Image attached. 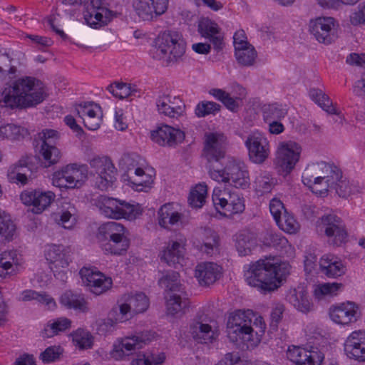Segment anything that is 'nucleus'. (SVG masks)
I'll use <instances>...</instances> for the list:
<instances>
[{"label": "nucleus", "instance_id": "f257e3e1", "mask_svg": "<svg viewBox=\"0 0 365 365\" xmlns=\"http://www.w3.org/2000/svg\"><path fill=\"white\" fill-rule=\"evenodd\" d=\"M46 97L43 83L32 76L15 80L0 92V106L11 108H25L41 103Z\"/></svg>", "mask_w": 365, "mask_h": 365}, {"label": "nucleus", "instance_id": "f03ea898", "mask_svg": "<svg viewBox=\"0 0 365 365\" xmlns=\"http://www.w3.org/2000/svg\"><path fill=\"white\" fill-rule=\"evenodd\" d=\"M252 311H237L230 316L227 324V337L237 347L244 349L256 346L265 331L266 324L262 317H256L255 325L259 327V331L254 334L252 327Z\"/></svg>", "mask_w": 365, "mask_h": 365}, {"label": "nucleus", "instance_id": "7ed1b4c3", "mask_svg": "<svg viewBox=\"0 0 365 365\" xmlns=\"http://www.w3.org/2000/svg\"><path fill=\"white\" fill-rule=\"evenodd\" d=\"M341 177V170L334 164L324 161L309 165L302 175V182L313 193L324 197L329 191V186L334 183V180Z\"/></svg>", "mask_w": 365, "mask_h": 365}, {"label": "nucleus", "instance_id": "20e7f679", "mask_svg": "<svg viewBox=\"0 0 365 365\" xmlns=\"http://www.w3.org/2000/svg\"><path fill=\"white\" fill-rule=\"evenodd\" d=\"M186 43L180 33L167 30L161 32L155 40L151 51L155 59H166L168 65L177 62L185 53Z\"/></svg>", "mask_w": 365, "mask_h": 365}, {"label": "nucleus", "instance_id": "39448f33", "mask_svg": "<svg viewBox=\"0 0 365 365\" xmlns=\"http://www.w3.org/2000/svg\"><path fill=\"white\" fill-rule=\"evenodd\" d=\"M96 205L104 216L115 220H133L143 212L139 204H131L104 195L97 197Z\"/></svg>", "mask_w": 365, "mask_h": 365}, {"label": "nucleus", "instance_id": "423d86ee", "mask_svg": "<svg viewBox=\"0 0 365 365\" xmlns=\"http://www.w3.org/2000/svg\"><path fill=\"white\" fill-rule=\"evenodd\" d=\"M209 175L212 180L230 183L236 188L245 189L250 185L249 173L245 164L233 158L228 160L222 169L210 167Z\"/></svg>", "mask_w": 365, "mask_h": 365}, {"label": "nucleus", "instance_id": "0eeeda50", "mask_svg": "<svg viewBox=\"0 0 365 365\" xmlns=\"http://www.w3.org/2000/svg\"><path fill=\"white\" fill-rule=\"evenodd\" d=\"M245 276L249 285L264 293L274 291V257L260 259L250 264Z\"/></svg>", "mask_w": 365, "mask_h": 365}, {"label": "nucleus", "instance_id": "6e6552de", "mask_svg": "<svg viewBox=\"0 0 365 365\" xmlns=\"http://www.w3.org/2000/svg\"><path fill=\"white\" fill-rule=\"evenodd\" d=\"M98 234L108 240L104 249L113 255H122L129 247L128 231L119 222H108L102 225L98 229Z\"/></svg>", "mask_w": 365, "mask_h": 365}, {"label": "nucleus", "instance_id": "1a4fd4ad", "mask_svg": "<svg viewBox=\"0 0 365 365\" xmlns=\"http://www.w3.org/2000/svg\"><path fill=\"white\" fill-rule=\"evenodd\" d=\"M300 153V146L294 141L279 143L275 162V171L279 181H289L291 173L299 160Z\"/></svg>", "mask_w": 365, "mask_h": 365}, {"label": "nucleus", "instance_id": "9d476101", "mask_svg": "<svg viewBox=\"0 0 365 365\" xmlns=\"http://www.w3.org/2000/svg\"><path fill=\"white\" fill-rule=\"evenodd\" d=\"M212 199L216 210L226 217L242 213L245 208L243 197L228 189L215 187Z\"/></svg>", "mask_w": 365, "mask_h": 365}, {"label": "nucleus", "instance_id": "9b49d317", "mask_svg": "<svg viewBox=\"0 0 365 365\" xmlns=\"http://www.w3.org/2000/svg\"><path fill=\"white\" fill-rule=\"evenodd\" d=\"M155 335V333L150 330L135 331L128 334L121 339L118 345L114 346L110 355L116 360L122 359L125 356L129 355V353H125V350L130 352L141 349L145 344L153 339Z\"/></svg>", "mask_w": 365, "mask_h": 365}, {"label": "nucleus", "instance_id": "f8f14e48", "mask_svg": "<svg viewBox=\"0 0 365 365\" xmlns=\"http://www.w3.org/2000/svg\"><path fill=\"white\" fill-rule=\"evenodd\" d=\"M60 140L59 133L53 129H44L38 133V144L40 145L39 153L43 157L46 166L57 163L61 156L57 148Z\"/></svg>", "mask_w": 365, "mask_h": 365}, {"label": "nucleus", "instance_id": "ddd939ff", "mask_svg": "<svg viewBox=\"0 0 365 365\" xmlns=\"http://www.w3.org/2000/svg\"><path fill=\"white\" fill-rule=\"evenodd\" d=\"M309 31L319 43L331 44L336 38L338 24L329 16H319L309 22Z\"/></svg>", "mask_w": 365, "mask_h": 365}, {"label": "nucleus", "instance_id": "4468645a", "mask_svg": "<svg viewBox=\"0 0 365 365\" xmlns=\"http://www.w3.org/2000/svg\"><path fill=\"white\" fill-rule=\"evenodd\" d=\"M89 163L97 174L95 186L101 190H107L116 180V168L111 160L106 156H96L90 160Z\"/></svg>", "mask_w": 365, "mask_h": 365}, {"label": "nucleus", "instance_id": "2eb2a0df", "mask_svg": "<svg viewBox=\"0 0 365 365\" xmlns=\"http://www.w3.org/2000/svg\"><path fill=\"white\" fill-rule=\"evenodd\" d=\"M321 231L329 238V242L339 246L346 241L347 232L341 219L335 215H324L317 221Z\"/></svg>", "mask_w": 365, "mask_h": 365}, {"label": "nucleus", "instance_id": "dca6fc26", "mask_svg": "<svg viewBox=\"0 0 365 365\" xmlns=\"http://www.w3.org/2000/svg\"><path fill=\"white\" fill-rule=\"evenodd\" d=\"M321 231L329 238V242L339 246L346 241L347 232L341 219L335 215H324L317 221Z\"/></svg>", "mask_w": 365, "mask_h": 365}, {"label": "nucleus", "instance_id": "f3484780", "mask_svg": "<svg viewBox=\"0 0 365 365\" xmlns=\"http://www.w3.org/2000/svg\"><path fill=\"white\" fill-rule=\"evenodd\" d=\"M119 314L117 320L123 322L135 314L144 312L149 307V301L143 293L135 295L125 294L118 302Z\"/></svg>", "mask_w": 365, "mask_h": 365}, {"label": "nucleus", "instance_id": "a211bd4d", "mask_svg": "<svg viewBox=\"0 0 365 365\" xmlns=\"http://www.w3.org/2000/svg\"><path fill=\"white\" fill-rule=\"evenodd\" d=\"M227 138L220 133L205 134L203 155L208 162H217L225 158Z\"/></svg>", "mask_w": 365, "mask_h": 365}, {"label": "nucleus", "instance_id": "6ab92c4d", "mask_svg": "<svg viewBox=\"0 0 365 365\" xmlns=\"http://www.w3.org/2000/svg\"><path fill=\"white\" fill-rule=\"evenodd\" d=\"M329 314L334 323L341 325H349L354 323L360 317L359 307L351 302L331 306L329 309Z\"/></svg>", "mask_w": 365, "mask_h": 365}, {"label": "nucleus", "instance_id": "aec40b11", "mask_svg": "<svg viewBox=\"0 0 365 365\" xmlns=\"http://www.w3.org/2000/svg\"><path fill=\"white\" fill-rule=\"evenodd\" d=\"M287 357L297 365H321L324 354L318 347H312L310 350L294 346L289 348Z\"/></svg>", "mask_w": 365, "mask_h": 365}, {"label": "nucleus", "instance_id": "412c9836", "mask_svg": "<svg viewBox=\"0 0 365 365\" xmlns=\"http://www.w3.org/2000/svg\"><path fill=\"white\" fill-rule=\"evenodd\" d=\"M250 160L261 164L268 158L269 153V143L267 138L259 133L249 135L245 141Z\"/></svg>", "mask_w": 365, "mask_h": 365}, {"label": "nucleus", "instance_id": "4be33fe9", "mask_svg": "<svg viewBox=\"0 0 365 365\" xmlns=\"http://www.w3.org/2000/svg\"><path fill=\"white\" fill-rule=\"evenodd\" d=\"M55 197L53 192L40 190H26L20 196L24 204L33 206L31 211L36 214H40L45 210L54 200Z\"/></svg>", "mask_w": 365, "mask_h": 365}, {"label": "nucleus", "instance_id": "5701e85b", "mask_svg": "<svg viewBox=\"0 0 365 365\" xmlns=\"http://www.w3.org/2000/svg\"><path fill=\"white\" fill-rule=\"evenodd\" d=\"M169 0H134L133 6L140 18L151 21L163 14L168 9Z\"/></svg>", "mask_w": 365, "mask_h": 365}, {"label": "nucleus", "instance_id": "b1692460", "mask_svg": "<svg viewBox=\"0 0 365 365\" xmlns=\"http://www.w3.org/2000/svg\"><path fill=\"white\" fill-rule=\"evenodd\" d=\"M150 138L153 141L160 146L174 148L183 142L185 133L178 128L162 125L151 132Z\"/></svg>", "mask_w": 365, "mask_h": 365}, {"label": "nucleus", "instance_id": "393cba45", "mask_svg": "<svg viewBox=\"0 0 365 365\" xmlns=\"http://www.w3.org/2000/svg\"><path fill=\"white\" fill-rule=\"evenodd\" d=\"M345 354L351 359L359 362L365 361V331L351 332L344 344Z\"/></svg>", "mask_w": 365, "mask_h": 365}, {"label": "nucleus", "instance_id": "a878e982", "mask_svg": "<svg viewBox=\"0 0 365 365\" xmlns=\"http://www.w3.org/2000/svg\"><path fill=\"white\" fill-rule=\"evenodd\" d=\"M83 283L89 287L91 292L96 295L103 294L112 286V279L100 272H93L88 269L80 271Z\"/></svg>", "mask_w": 365, "mask_h": 365}, {"label": "nucleus", "instance_id": "bb28decb", "mask_svg": "<svg viewBox=\"0 0 365 365\" xmlns=\"http://www.w3.org/2000/svg\"><path fill=\"white\" fill-rule=\"evenodd\" d=\"M190 333L194 340L200 344L212 343L218 337L217 330L202 317L192 321L190 325Z\"/></svg>", "mask_w": 365, "mask_h": 365}, {"label": "nucleus", "instance_id": "cd10ccee", "mask_svg": "<svg viewBox=\"0 0 365 365\" xmlns=\"http://www.w3.org/2000/svg\"><path fill=\"white\" fill-rule=\"evenodd\" d=\"M77 114L83 119L84 125L91 130H98L102 123L101 108L93 103H84L78 105L76 108Z\"/></svg>", "mask_w": 365, "mask_h": 365}, {"label": "nucleus", "instance_id": "c85d7f7f", "mask_svg": "<svg viewBox=\"0 0 365 365\" xmlns=\"http://www.w3.org/2000/svg\"><path fill=\"white\" fill-rule=\"evenodd\" d=\"M110 11L102 6V2L100 0H91L90 5L84 12V19L88 25L93 28H98L103 25L107 24L110 21L107 14Z\"/></svg>", "mask_w": 365, "mask_h": 365}, {"label": "nucleus", "instance_id": "c756f323", "mask_svg": "<svg viewBox=\"0 0 365 365\" xmlns=\"http://www.w3.org/2000/svg\"><path fill=\"white\" fill-rule=\"evenodd\" d=\"M222 267L214 262H202L197 265L195 276L201 286L208 287L218 280Z\"/></svg>", "mask_w": 365, "mask_h": 365}, {"label": "nucleus", "instance_id": "7c9ffc66", "mask_svg": "<svg viewBox=\"0 0 365 365\" xmlns=\"http://www.w3.org/2000/svg\"><path fill=\"white\" fill-rule=\"evenodd\" d=\"M198 31L202 37L210 41L216 51L222 49L223 37L215 22L209 19H202L199 23Z\"/></svg>", "mask_w": 365, "mask_h": 365}, {"label": "nucleus", "instance_id": "2f4dec72", "mask_svg": "<svg viewBox=\"0 0 365 365\" xmlns=\"http://www.w3.org/2000/svg\"><path fill=\"white\" fill-rule=\"evenodd\" d=\"M185 242L186 240L182 236L176 240L170 241L163 252L161 261L169 266L175 267L177 264H180V260L184 257Z\"/></svg>", "mask_w": 365, "mask_h": 365}, {"label": "nucleus", "instance_id": "473e14b6", "mask_svg": "<svg viewBox=\"0 0 365 365\" xmlns=\"http://www.w3.org/2000/svg\"><path fill=\"white\" fill-rule=\"evenodd\" d=\"M235 88L238 91V96L232 97L230 94L220 88H212L209 93L223 103V105L232 112L237 111L242 98L246 96L245 89L237 84Z\"/></svg>", "mask_w": 365, "mask_h": 365}, {"label": "nucleus", "instance_id": "72a5a7b5", "mask_svg": "<svg viewBox=\"0 0 365 365\" xmlns=\"http://www.w3.org/2000/svg\"><path fill=\"white\" fill-rule=\"evenodd\" d=\"M275 223L285 232L292 234L297 230V223L280 200L275 197Z\"/></svg>", "mask_w": 365, "mask_h": 365}, {"label": "nucleus", "instance_id": "f704fd0d", "mask_svg": "<svg viewBox=\"0 0 365 365\" xmlns=\"http://www.w3.org/2000/svg\"><path fill=\"white\" fill-rule=\"evenodd\" d=\"M50 267L66 269L71 262L69 251L63 245H52L46 252Z\"/></svg>", "mask_w": 365, "mask_h": 365}, {"label": "nucleus", "instance_id": "c9c22d12", "mask_svg": "<svg viewBox=\"0 0 365 365\" xmlns=\"http://www.w3.org/2000/svg\"><path fill=\"white\" fill-rule=\"evenodd\" d=\"M19 266L16 251H5L0 254V277L7 278L16 274Z\"/></svg>", "mask_w": 365, "mask_h": 365}, {"label": "nucleus", "instance_id": "e433bc0d", "mask_svg": "<svg viewBox=\"0 0 365 365\" xmlns=\"http://www.w3.org/2000/svg\"><path fill=\"white\" fill-rule=\"evenodd\" d=\"M138 156L134 153L125 154L121 158L120 163L126 169L123 175L124 180L135 185L137 190H142L144 187H147L146 180L133 179L134 176L133 175L134 168L138 165Z\"/></svg>", "mask_w": 365, "mask_h": 365}, {"label": "nucleus", "instance_id": "4c0bfd02", "mask_svg": "<svg viewBox=\"0 0 365 365\" xmlns=\"http://www.w3.org/2000/svg\"><path fill=\"white\" fill-rule=\"evenodd\" d=\"M62 306L69 309H74L79 312L86 313L88 311V302L84 297L71 290L66 291L60 297Z\"/></svg>", "mask_w": 365, "mask_h": 365}, {"label": "nucleus", "instance_id": "58836bf2", "mask_svg": "<svg viewBox=\"0 0 365 365\" xmlns=\"http://www.w3.org/2000/svg\"><path fill=\"white\" fill-rule=\"evenodd\" d=\"M289 302L299 311L307 313L312 310L313 304L309 302L307 292L304 286H298L288 295Z\"/></svg>", "mask_w": 365, "mask_h": 365}, {"label": "nucleus", "instance_id": "ea45409f", "mask_svg": "<svg viewBox=\"0 0 365 365\" xmlns=\"http://www.w3.org/2000/svg\"><path fill=\"white\" fill-rule=\"evenodd\" d=\"M168 102H170L169 95L163 94L157 98L156 106L160 114L171 118H177L183 114L185 105L182 101H178V105L174 107H170L171 106Z\"/></svg>", "mask_w": 365, "mask_h": 365}, {"label": "nucleus", "instance_id": "a19ab883", "mask_svg": "<svg viewBox=\"0 0 365 365\" xmlns=\"http://www.w3.org/2000/svg\"><path fill=\"white\" fill-rule=\"evenodd\" d=\"M322 272L329 277H337L346 272V267L336 257L331 255H324L320 259Z\"/></svg>", "mask_w": 365, "mask_h": 365}, {"label": "nucleus", "instance_id": "79ce46f5", "mask_svg": "<svg viewBox=\"0 0 365 365\" xmlns=\"http://www.w3.org/2000/svg\"><path fill=\"white\" fill-rule=\"evenodd\" d=\"M159 225L163 227L176 225L182 218V215L175 207L173 203L163 205L158 211Z\"/></svg>", "mask_w": 365, "mask_h": 365}, {"label": "nucleus", "instance_id": "37998d69", "mask_svg": "<svg viewBox=\"0 0 365 365\" xmlns=\"http://www.w3.org/2000/svg\"><path fill=\"white\" fill-rule=\"evenodd\" d=\"M71 320L66 317L51 319L43 329L42 332L43 336L50 338L71 329Z\"/></svg>", "mask_w": 365, "mask_h": 365}, {"label": "nucleus", "instance_id": "c03bdc74", "mask_svg": "<svg viewBox=\"0 0 365 365\" xmlns=\"http://www.w3.org/2000/svg\"><path fill=\"white\" fill-rule=\"evenodd\" d=\"M236 249L240 256L251 254L256 247L257 242L254 235L248 231H242L236 235Z\"/></svg>", "mask_w": 365, "mask_h": 365}, {"label": "nucleus", "instance_id": "a18cd8bd", "mask_svg": "<svg viewBox=\"0 0 365 365\" xmlns=\"http://www.w3.org/2000/svg\"><path fill=\"white\" fill-rule=\"evenodd\" d=\"M189 304V299L184 296V292L173 293L167 301L168 314L175 316L178 314H183Z\"/></svg>", "mask_w": 365, "mask_h": 365}, {"label": "nucleus", "instance_id": "49530a36", "mask_svg": "<svg viewBox=\"0 0 365 365\" xmlns=\"http://www.w3.org/2000/svg\"><path fill=\"white\" fill-rule=\"evenodd\" d=\"M63 171L71 180V183H76L80 187L83 185L88 177V166L73 163L62 168Z\"/></svg>", "mask_w": 365, "mask_h": 365}, {"label": "nucleus", "instance_id": "de8ad7c7", "mask_svg": "<svg viewBox=\"0 0 365 365\" xmlns=\"http://www.w3.org/2000/svg\"><path fill=\"white\" fill-rule=\"evenodd\" d=\"M179 274L175 271H170L163 276L158 281L159 285L166 291L176 293H183L182 284L179 283Z\"/></svg>", "mask_w": 365, "mask_h": 365}, {"label": "nucleus", "instance_id": "09e8293b", "mask_svg": "<svg viewBox=\"0 0 365 365\" xmlns=\"http://www.w3.org/2000/svg\"><path fill=\"white\" fill-rule=\"evenodd\" d=\"M218 235L212 230H205L203 244L200 247L201 251L212 256L218 252Z\"/></svg>", "mask_w": 365, "mask_h": 365}, {"label": "nucleus", "instance_id": "8fccbe9b", "mask_svg": "<svg viewBox=\"0 0 365 365\" xmlns=\"http://www.w3.org/2000/svg\"><path fill=\"white\" fill-rule=\"evenodd\" d=\"M21 295L23 301L36 300L45 304L48 309H53L56 306L54 299L45 292L40 293L34 290H26L22 292Z\"/></svg>", "mask_w": 365, "mask_h": 365}, {"label": "nucleus", "instance_id": "3c124183", "mask_svg": "<svg viewBox=\"0 0 365 365\" xmlns=\"http://www.w3.org/2000/svg\"><path fill=\"white\" fill-rule=\"evenodd\" d=\"M309 96L328 113L337 114L336 109L332 106L331 101L322 90L318 88L310 89Z\"/></svg>", "mask_w": 365, "mask_h": 365}, {"label": "nucleus", "instance_id": "603ef678", "mask_svg": "<svg viewBox=\"0 0 365 365\" xmlns=\"http://www.w3.org/2000/svg\"><path fill=\"white\" fill-rule=\"evenodd\" d=\"M235 56L239 63L245 66L254 64L257 57V52L253 46L248 45L242 48L235 49Z\"/></svg>", "mask_w": 365, "mask_h": 365}, {"label": "nucleus", "instance_id": "864d4df0", "mask_svg": "<svg viewBox=\"0 0 365 365\" xmlns=\"http://www.w3.org/2000/svg\"><path fill=\"white\" fill-rule=\"evenodd\" d=\"M166 356L163 352L152 353L147 356L145 354H138L132 361L131 365H163Z\"/></svg>", "mask_w": 365, "mask_h": 365}, {"label": "nucleus", "instance_id": "5fc2aeb1", "mask_svg": "<svg viewBox=\"0 0 365 365\" xmlns=\"http://www.w3.org/2000/svg\"><path fill=\"white\" fill-rule=\"evenodd\" d=\"M207 188L205 184H199L191 190L188 197L190 205L195 208H200L205 202Z\"/></svg>", "mask_w": 365, "mask_h": 365}, {"label": "nucleus", "instance_id": "6e6d98bb", "mask_svg": "<svg viewBox=\"0 0 365 365\" xmlns=\"http://www.w3.org/2000/svg\"><path fill=\"white\" fill-rule=\"evenodd\" d=\"M222 106L215 102L202 101L199 102L195 108V113L198 118H203L207 115H215L221 110Z\"/></svg>", "mask_w": 365, "mask_h": 365}, {"label": "nucleus", "instance_id": "4d7b16f0", "mask_svg": "<svg viewBox=\"0 0 365 365\" xmlns=\"http://www.w3.org/2000/svg\"><path fill=\"white\" fill-rule=\"evenodd\" d=\"M73 341L81 349L91 348L93 339L91 333L83 329H78L71 334Z\"/></svg>", "mask_w": 365, "mask_h": 365}, {"label": "nucleus", "instance_id": "13d9d810", "mask_svg": "<svg viewBox=\"0 0 365 365\" xmlns=\"http://www.w3.org/2000/svg\"><path fill=\"white\" fill-rule=\"evenodd\" d=\"M341 287L342 284L336 282L319 284L314 287V296L320 300L326 296L336 295Z\"/></svg>", "mask_w": 365, "mask_h": 365}, {"label": "nucleus", "instance_id": "bf43d9fd", "mask_svg": "<svg viewBox=\"0 0 365 365\" xmlns=\"http://www.w3.org/2000/svg\"><path fill=\"white\" fill-rule=\"evenodd\" d=\"M291 265L286 261L275 260V290L283 285L291 274Z\"/></svg>", "mask_w": 365, "mask_h": 365}, {"label": "nucleus", "instance_id": "052dcab7", "mask_svg": "<svg viewBox=\"0 0 365 365\" xmlns=\"http://www.w3.org/2000/svg\"><path fill=\"white\" fill-rule=\"evenodd\" d=\"M329 190H334L336 193L341 197H348L354 192V187L349 181L343 176L339 178V180H334V183L329 186Z\"/></svg>", "mask_w": 365, "mask_h": 365}, {"label": "nucleus", "instance_id": "680f3d73", "mask_svg": "<svg viewBox=\"0 0 365 365\" xmlns=\"http://www.w3.org/2000/svg\"><path fill=\"white\" fill-rule=\"evenodd\" d=\"M15 225L5 212L0 211V235L10 240L14 235Z\"/></svg>", "mask_w": 365, "mask_h": 365}, {"label": "nucleus", "instance_id": "e2e57ef3", "mask_svg": "<svg viewBox=\"0 0 365 365\" xmlns=\"http://www.w3.org/2000/svg\"><path fill=\"white\" fill-rule=\"evenodd\" d=\"M25 133L26 131L24 128L14 124H7L0 127V138L2 139L18 140L20 137H24Z\"/></svg>", "mask_w": 365, "mask_h": 365}, {"label": "nucleus", "instance_id": "0e129e2a", "mask_svg": "<svg viewBox=\"0 0 365 365\" xmlns=\"http://www.w3.org/2000/svg\"><path fill=\"white\" fill-rule=\"evenodd\" d=\"M71 180L67 175L63 171L58 170L53 174L52 183L54 186L60 188L73 189L81 187L79 185L76 183H71Z\"/></svg>", "mask_w": 365, "mask_h": 365}, {"label": "nucleus", "instance_id": "69168bd1", "mask_svg": "<svg viewBox=\"0 0 365 365\" xmlns=\"http://www.w3.org/2000/svg\"><path fill=\"white\" fill-rule=\"evenodd\" d=\"M256 189L262 194L270 193L273 189V178L269 173H263L255 180Z\"/></svg>", "mask_w": 365, "mask_h": 365}, {"label": "nucleus", "instance_id": "338daca9", "mask_svg": "<svg viewBox=\"0 0 365 365\" xmlns=\"http://www.w3.org/2000/svg\"><path fill=\"white\" fill-rule=\"evenodd\" d=\"M107 89L113 96L123 99L130 94V87L124 83L115 82L109 85Z\"/></svg>", "mask_w": 365, "mask_h": 365}, {"label": "nucleus", "instance_id": "774afa93", "mask_svg": "<svg viewBox=\"0 0 365 365\" xmlns=\"http://www.w3.org/2000/svg\"><path fill=\"white\" fill-rule=\"evenodd\" d=\"M16 169L17 168L13 165L9 167L7 173L9 181L13 183L26 185L29 182V179L31 178V175L19 173Z\"/></svg>", "mask_w": 365, "mask_h": 365}]
</instances>
